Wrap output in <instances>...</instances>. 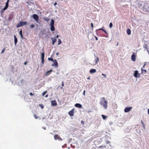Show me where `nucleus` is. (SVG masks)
<instances>
[{
  "mask_svg": "<svg viewBox=\"0 0 149 149\" xmlns=\"http://www.w3.org/2000/svg\"><path fill=\"white\" fill-rule=\"evenodd\" d=\"M145 65L146 64H144L143 66V68H144Z\"/></svg>",
  "mask_w": 149,
  "mask_h": 149,
  "instance_id": "a18cd8bd",
  "label": "nucleus"
},
{
  "mask_svg": "<svg viewBox=\"0 0 149 149\" xmlns=\"http://www.w3.org/2000/svg\"><path fill=\"white\" fill-rule=\"evenodd\" d=\"M47 92V91H45L42 94V95L43 96H44L45 95Z\"/></svg>",
  "mask_w": 149,
  "mask_h": 149,
  "instance_id": "c85d7f7f",
  "label": "nucleus"
},
{
  "mask_svg": "<svg viewBox=\"0 0 149 149\" xmlns=\"http://www.w3.org/2000/svg\"><path fill=\"white\" fill-rule=\"evenodd\" d=\"M75 106L79 108H81L82 107V105L79 103H77L75 104Z\"/></svg>",
  "mask_w": 149,
  "mask_h": 149,
  "instance_id": "4468645a",
  "label": "nucleus"
},
{
  "mask_svg": "<svg viewBox=\"0 0 149 149\" xmlns=\"http://www.w3.org/2000/svg\"><path fill=\"white\" fill-rule=\"evenodd\" d=\"M101 146H99V148H101Z\"/></svg>",
  "mask_w": 149,
  "mask_h": 149,
  "instance_id": "052dcab7",
  "label": "nucleus"
},
{
  "mask_svg": "<svg viewBox=\"0 0 149 149\" xmlns=\"http://www.w3.org/2000/svg\"><path fill=\"white\" fill-rule=\"evenodd\" d=\"M96 72V70L95 69H91L90 70V73H94Z\"/></svg>",
  "mask_w": 149,
  "mask_h": 149,
  "instance_id": "f3484780",
  "label": "nucleus"
},
{
  "mask_svg": "<svg viewBox=\"0 0 149 149\" xmlns=\"http://www.w3.org/2000/svg\"><path fill=\"white\" fill-rule=\"evenodd\" d=\"M41 63L42 64H43L44 62V59H41Z\"/></svg>",
  "mask_w": 149,
  "mask_h": 149,
  "instance_id": "72a5a7b5",
  "label": "nucleus"
},
{
  "mask_svg": "<svg viewBox=\"0 0 149 149\" xmlns=\"http://www.w3.org/2000/svg\"><path fill=\"white\" fill-rule=\"evenodd\" d=\"M148 114H149V109H148Z\"/></svg>",
  "mask_w": 149,
  "mask_h": 149,
  "instance_id": "3c124183",
  "label": "nucleus"
},
{
  "mask_svg": "<svg viewBox=\"0 0 149 149\" xmlns=\"http://www.w3.org/2000/svg\"><path fill=\"white\" fill-rule=\"evenodd\" d=\"M35 27V26L34 24H32L30 25L31 29H33Z\"/></svg>",
  "mask_w": 149,
  "mask_h": 149,
  "instance_id": "2f4dec72",
  "label": "nucleus"
},
{
  "mask_svg": "<svg viewBox=\"0 0 149 149\" xmlns=\"http://www.w3.org/2000/svg\"><path fill=\"white\" fill-rule=\"evenodd\" d=\"M53 62V63L52 64V65L54 66L56 68H57L58 65L56 60V59H54V61Z\"/></svg>",
  "mask_w": 149,
  "mask_h": 149,
  "instance_id": "9d476101",
  "label": "nucleus"
},
{
  "mask_svg": "<svg viewBox=\"0 0 149 149\" xmlns=\"http://www.w3.org/2000/svg\"><path fill=\"white\" fill-rule=\"evenodd\" d=\"M57 4V3L56 2H55L54 4V5L55 6Z\"/></svg>",
  "mask_w": 149,
  "mask_h": 149,
  "instance_id": "09e8293b",
  "label": "nucleus"
},
{
  "mask_svg": "<svg viewBox=\"0 0 149 149\" xmlns=\"http://www.w3.org/2000/svg\"><path fill=\"white\" fill-rule=\"evenodd\" d=\"M85 92H86L84 90V91L83 93V94L84 95H85Z\"/></svg>",
  "mask_w": 149,
  "mask_h": 149,
  "instance_id": "37998d69",
  "label": "nucleus"
},
{
  "mask_svg": "<svg viewBox=\"0 0 149 149\" xmlns=\"http://www.w3.org/2000/svg\"><path fill=\"white\" fill-rule=\"evenodd\" d=\"M64 86V82L63 81L62 82V86Z\"/></svg>",
  "mask_w": 149,
  "mask_h": 149,
  "instance_id": "c03bdc74",
  "label": "nucleus"
},
{
  "mask_svg": "<svg viewBox=\"0 0 149 149\" xmlns=\"http://www.w3.org/2000/svg\"><path fill=\"white\" fill-rule=\"evenodd\" d=\"M113 26V24L111 22L109 24V26L110 28H111Z\"/></svg>",
  "mask_w": 149,
  "mask_h": 149,
  "instance_id": "7c9ffc66",
  "label": "nucleus"
},
{
  "mask_svg": "<svg viewBox=\"0 0 149 149\" xmlns=\"http://www.w3.org/2000/svg\"><path fill=\"white\" fill-rule=\"evenodd\" d=\"M128 130H129V129L128 128L126 129L125 132H129L130 131H128Z\"/></svg>",
  "mask_w": 149,
  "mask_h": 149,
  "instance_id": "4c0bfd02",
  "label": "nucleus"
},
{
  "mask_svg": "<svg viewBox=\"0 0 149 149\" xmlns=\"http://www.w3.org/2000/svg\"><path fill=\"white\" fill-rule=\"evenodd\" d=\"M81 123H83V125L84 124V122H83V121H81Z\"/></svg>",
  "mask_w": 149,
  "mask_h": 149,
  "instance_id": "864d4df0",
  "label": "nucleus"
},
{
  "mask_svg": "<svg viewBox=\"0 0 149 149\" xmlns=\"http://www.w3.org/2000/svg\"><path fill=\"white\" fill-rule=\"evenodd\" d=\"M137 55L136 52H133L131 56V59L133 61H135L136 60V57Z\"/></svg>",
  "mask_w": 149,
  "mask_h": 149,
  "instance_id": "423d86ee",
  "label": "nucleus"
},
{
  "mask_svg": "<svg viewBox=\"0 0 149 149\" xmlns=\"http://www.w3.org/2000/svg\"><path fill=\"white\" fill-rule=\"evenodd\" d=\"M54 21L53 19H52L50 24V30L52 31H53L55 30V27L54 26Z\"/></svg>",
  "mask_w": 149,
  "mask_h": 149,
  "instance_id": "20e7f679",
  "label": "nucleus"
},
{
  "mask_svg": "<svg viewBox=\"0 0 149 149\" xmlns=\"http://www.w3.org/2000/svg\"><path fill=\"white\" fill-rule=\"evenodd\" d=\"M14 42H15V45H16L17 41V38H16V36L15 35L14 36Z\"/></svg>",
  "mask_w": 149,
  "mask_h": 149,
  "instance_id": "a211bd4d",
  "label": "nucleus"
},
{
  "mask_svg": "<svg viewBox=\"0 0 149 149\" xmlns=\"http://www.w3.org/2000/svg\"><path fill=\"white\" fill-rule=\"evenodd\" d=\"M48 60L49 61H51L52 62L54 61V60L52 58H48Z\"/></svg>",
  "mask_w": 149,
  "mask_h": 149,
  "instance_id": "bb28decb",
  "label": "nucleus"
},
{
  "mask_svg": "<svg viewBox=\"0 0 149 149\" xmlns=\"http://www.w3.org/2000/svg\"><path fill=\"white\" fill-rule=\"evenodd\" d=\"M43 19L47 22H48L50 20V19L48 17H44Z\"/></svg>",
  "mask_w": 149,
  "mask_h": 149,
  "instance_id": "4be33fe9",
  "label": "nucleus"
},
{
  "mask_svg": "<svg viewBox=\"0 0 149 149\" xmlns=\"http://www.w3.org/2000/svg\"><path fill=\"white\" fill-rule=\"evenodd\" d=\"M102 116L103 119L104 120L106 119L107 118V117L106 116H104L103 115H102Z\"/></svg>",
  "mask_w": 149,
  "mask_h": 149,
  "instance_id": "a878e982",
  "label": "nucleus"
},
{
  "mask_svg": "<svg viewBox=\"0 0 149 149\" xmlns=\"http://www.w3.org/2000/svg\"><path fill=\"white\" fill-rule=\"evenodd\" d=\"M95 39L96 40H98V38L96 36H95Z\"/></svg>",
  "mask_w": 149,
  "mask_h": 149,
  "instance_id": "49530a36",
  "label": "nucleus"
},
{
  "mask_svg": "<svg viewBox=\"0 0 149 149\" xmlns=\"http://www.w3.org/2000/svg\"><path fill=\"white\" fill-rule=\"evenodd\" d=\"M50 134H53V133H50Z\"/></svg>",
  "mask_w": 149,
  "mask_h": 149,
  "instance_id": "bf43d9fd",
  "label": "nucleus"
},
{
  "mask_svg": "<svg viewBox=\"0 0 149 149\" xmlns=\"http://www.w3.org/2000/svg\"><path fill=\"white\" fill-rule=\"evenodd\" d=\"M99 58L97 56L96 57V58L95 60V64H96L97 63L98 61H99Z\"/></svg>",
  "mask_w": 149,
  "mask_h": 149,
  "instance_id": "6ab92c4d",
  "label": "nucleus"
},
{
  "mask_svg": "<svg viewBox=\"0 0 149 149\" xmlns=\"http://www.w3.org/2000/svg\"><path fill=\"white\" fill-rule=\"evenodd\" d=\"M102 31L103 32H104L105 33H107V32L105 30L103 29V30H102Z\"/></svg>",
  "mask_w": 149,
  "mask_h": 149,
  "instance_id": "58836bf2",
  "label": "nucleus"
},
{
  "mask_svg": "<svg viewBox=\"0 0 149 149\" xmlns=\"http://www.w3.org/2000/svg\"><path fill=\"white\" fill-rule=\"evenodd\" d=\"M48 94H47V95H46V96H45V97H48Z\"/></svg>",
  "mask_w": 149,
  "mask_h": 149,
  "instance_id": "8fccbe9b",
  "label": "nucleus"
},
{
  "mask_svg": "<svg viewBox=\"0 0 149 149\" xmlns=\"http://www.w3.org/2000/svg\"><path fill=\"white\" fill-rule=\"evenodd\" d=\"M103 29H102V28H100L99 29H98L99 30H102H102H103Z\"/></svg>",
  "mask_w": 149,
  "mask_h": 149,
  "instance_id": "de8ad7c7",
  "label": "nucleus"
},
{
  "mask_svg": "<svg viewBox=\"0 0 149 149\" xmlns=\"http://www.w3.org/2000/svg\"><path fill=\"white\" fill-rule=\"evenodd\" d=\"M45 54L44 52L42 53L41 54V59H44Z\"/></svg>",
  "mask_w": 149,
  "mask_h": 149,
  "instance_id": "5701e85b",
  "label": "nucleus"
},
{
  "mask_svg": "<svg viewBox=\"0 0 149 149\" xmlns=\"http://www.w3.org/2000/svg\"><path fill=\"white\" fill-rule=\"evenodd\" d=\"M39 106L41 107L42 108H43V106L42 104H39Z\"/></svg>",
  "mask_w": 149,
  "mask_h": 149,
  "instance_id": "e433bc0d",
  "label": "nucleus"
},
{
  "mask_svg": "<svg viewBox=\"0 0 149 149\" xmlns=\"http://www.w3.org/2000/svg\"><path fill=\"white\" fill-rule=\"evenodd\" d=\"M102 75H103V76H104V77L105 78H106V75H105V74H102Z\"/></svg>",
  "mask_w": 149,
  "mask_h": 149,
  "instance_id": "79ce46f5",
  "label": "nucleus"
},
{
  "mask_svg": "<svg viewBox=\"0 0 149 149\" xmlns=\"http://www.w3.org/2000/svg\"><path fill=\"white\" fill-rule=\"evenodd\" d=\"M51 104L52 106H56L57 105V103L55 100H54L52 101L51 102Z\"/></svg>",
  "mask_w": 149,
  "mask_h": 149,
  "instance_id": "ddd939ff",
  "label": "nucleus"
},
{
  "mask_svg": "<svg viewBox=\"0 0 149 149\" xmlns=\"http://www.w3.org/2000/svg\"><path fill=\"white\" fill-rule=\"evenodd\" d=\"M26 62H25V63H24V64L25 65H26Z\"/></svg>",
  "mask_w": 149,
  "mask_h": 149,
  "instance_id": "6e6d98bb",
  "label": "nucleus"
},
{
  "mask_svg": "<svg viewBox=\"0 0 149 149\" xmlns=\"http://www.w3.org/2000/svg\"><path fill=\"white\" fill-rule=\"evenodd\" d=\"M54 137L55 140H58L59 141H62V139L57 134L55 135Z\"/></svg>",
  "mask_w": 149,
  "mask_h": 149,
  "instance_id": "6e6552de",
  "label": "nucleus"
},
{
  "mask_svg": "<svg viewBox=\"0 0 149 149\" xmlns=\"http://www.w3.org/2000/svg\"><path fill=\"white\" fill-rule=\"evenodd\" d=\"M141 73H143L144 72V73H146L147 72V70H146L143 69L142 68L141 69Z\"/></svg>",
  "mask_w": 149,
  "mask_h": 149,
  "instance_id": "412c9836",
  "label": "nucleus"
},
{
  "mask_svg": "<svg viewBox=\"0 0 149 149\" xmlns=\"http://www.w3.org/2000/svg\"><path fill=\"white\" fill-rule=\"evenodd\" d=\"M118 43L117 44L116 46H118Z\"/></svg>",
  "mask_w": 149,
  "mask_h": 149,
  "instance_id": "4d7b16f0",
  "label": "nucleus"
},
{
  "mask_svg": "<svg viewBox=\"0 0 149 149\" xmlns=\"http://www.w3.org/2000/svg\"><path fill=\"white\" fill-rule=\"evenodd\" d=\"M32 16L36 22L38 23L39 20V17L38 15L36 14H34L32 15Z\"/></svg>",
  "mask_w": 149,
  "mask_h": 149,
  "instance_id": "0eeeda50",
  "label": "nucleus"
},
{
  "mask_svg": "<svg viewBox=\"0 0 149 149\" xmlns=\"http://www.w3.org/2000/svg\"><path fill=\"white\" fill-rule=\"evenodd\" d=\"M130 110V107H126L124 109V112L125 113L127 112Z\"/></svg>",
  "mask_w": 149,
  "mask_h": 149,
  "instance_id": "2eb2a0df",
  "label": "nucleus"
},
{
  "mask_svg": "<svg viewBox=\"0 0 149 149\" xmlns=\"http://www.w3.org/2000/svg\"><path fill=\"white\" fill-rule=\"evenodd\" d=\"M19 33L20 35V36L21 37L22 39H23V35H22V29H21L20 31L19 32Z\"/></svg>",
  "mask_w": 149,
  "mask_h": 149,
  "instance_id": "aec40b11",
  "label": "nucleus"
},
{
  "mask_svg": "<svg viewBox=\"0 0 149 149\" xmlns=\"http://www.w3.org/2000/svg\"><path fill=\"white\" fill-rule=\"evenodd\" d=\"M34 117H35V118L36 119H37L38 118H39L40 119V117H39L35 115H34Z\"/></svg>",
  "mask_w": 149,
  "mask_h": 149,
  "instance_id": "c756f323",
  "label": "nucleus"
},
{
  "mask_svg": "<svg viewBox=\"0 0 149 149\" xmlns=\"http://www.w3.org/2000/svg\"><path fill=\"white\" fill-rule=\"evenodd\" d=\"M5 49H6V48H5V47L3 48V49H2V50L1 51V54L3 53L4 52L5 50Z\"/></svg>",
  "mask_w": 149,
  "mask_h": 149,
  "instance_id": "f704fd0d",
  "label": "nucleus"
},
{
  "mask_svg": "<svg viewBox=\"0 0 149 149\" xmlns=\"http://www.w3.org/2000/svg\"><path fill=\"white\" fill-rule=\"evenodd\" d=\"M74 110L73 109L70 111L68 112V114L71 117L73 116L74 115Z\"/></svg>",
  "mask_w": 149,
  "mask_h": 149,
  "instance_id": "1a4fd4ad",
  "label": "nucleus"
},
{
  "mask_svg": "<svg viewBox=\"0 0 149 149\" xmlns=\"http://www.w3.org/2000/svg\"><path fill=\"white\" fill-rule=\"evenodd\" d=\"M141 123H142V125L143 127V129H145L146 126H145V124L143 122V121L142 120L141 121Z\"/></svg>",
  "mask_w": 149,
  "mask_h": 149,
  "instance_id": "b1692460",
  "label": "nucleus"
},
{
  "mask_svg": "<svg viewBox=\"0 0 149 149\" xmlns=\"http://www.w3.org/2000/svg\"><path fill=\"white\" fill-rule=\"evenodd\" d=\"M148 45L146 44H145L143 45V47L146 49H147Z\"/></svg>",
  "mask_w": 149,
  "mask_h": 149,
  "instance_id": "cd10ccee",
  "label": "nucleus"
},
{
  "mask_svg": "<svg viewBox=\"0 0 149 149\" xmlns=\"http://www.w3.org/2000/svg\"><path fill=\"white\" fill-rule=\"evenodd\" d=\"M52 72V70L51 69L49 71L46 72L45 73V75L46 76H47L49 74H50Z\"/></svg>",
  "mask_w": 149,
  "mask_h": 149,
  "instance_id": "f8f14e48",
  "label": "nucleus"
},
{
  "mask_svg": "<svg viewBox=\"0 0 149 149\" xmlns=\"http://www.w3.org/2000/svg\"><path fill=\"white\" fill-rule=\"evenodd\" d=\"M29 95H31V96H32L33 95V94L32 93H29Z\"/></svg>",
  "mask_w": 149,
  "mask_h": 149,
  "instance_id": "ea45409f",
  "label": "nucleus"
},
{
  "mask_svg": "<svg viewBox=\"0 0 149 149\" xmlns=\"http://www.w3.org/2000/svg\"><path fill=\"white\" fill-rule=\"evenodd\" d=\"M9 1V0H7V1L6 3V5L5 7L3 9L1 10V15H2L4 11L8 8L9 6L8 3Z\"/></svg>",
  "mask_w": 149,
  "mask_h": 149,
  "instance_id": "7ed1b4c3",
  "label": "nucleus"
},
{
  "mask_svg": "<svg viewBox=\"0 0 149 149\" xmlns=\"http://www.w3.org/2000/svg\"><path fill=\"white\" fill-rule=\"evenodd\" d=\"M127 33L128 35H130V30L128 29L127 30Z\"/></svg>",
  "mask_w": 149,
  "mask_h": 149,
  "instance_id": "393cba45",
  "label": "nucleus"
},
{
  "mask_svg": "<svg viewBox=\"0 0 149 149\" xmlns=\"http://www.w3.org/2000/svg\"><path fill=\"white\" fill-rule=\"evenodd\" d=\"M61 88L62 89L63 88V87H61Z\"/></svg>",
  "mask_w": 149,
  "mask_h": 149,
  "instance_id": "13d9d810",
  "label": "nucleus"
},
{
  "mask_svg": "<svg viewBox=\"0 0 149 149\" xmlns=\"http://www.w3.org/2000/svg\"><path fill=\"white\" fill-rule=\"evenodd\" d=\"M51 39L52 41V44L53 45H54V43L56 42V38H51Z\"/></svg>",
  "mask_w": 149,
  "mask_h": 149,
  "instance_id": "dca6fc26",
  "label": "nucleus"
},
{
  "mask_svg": "<svg viewBox=\"0 0 149 149\" xmlns=\"http://www.w3.org/2000/svg\"><path fill=\"white\" fill-rule=\"evenodd\" d=\"M100 104L103 106L105 109H107V102L104 97H102L100 102Z\"/></svg>",
  "mask_w": 149,
  "mask_h": 149,
  "instance_id": "f257e3e1",
  "label": "nucleus"
},
{
  "mask_svg": "<svg viewBox=\"0 0 149 149\" xmlns=\"http://www.w3.org/2000/svg\"><path fill=\"white\" fill-rule=\"evenodd\" d=\"M61 43V41L60 39H58V45H59Z\"/></svg>",
  "mask_w": 149,
  "mask_h": 149,
  "instance_id": "473e14b6",
  "label": "nucleus"
},
{
  "mask_svg": "<svg viewBox=\"0 0 149 149\" xmlns=\"http://www.w3.org/2000/svg\"><path fill=\"white\" fill-rule=\"evenodd\" d=\"M56 54L57 55H58V52L56 53Z\"/></svg>",
  "mask_w": 149,
  "mask_h": 149,
  "instance_id": "5fc2aeb1",
  "label": "nucleus"
},
{
  "mask_svg": "<svg viewBox=\"0 0 149 149\" xmlns=\"http://www.w3.org/2000/svg\"><path fill=\"white\" fill-rule=\"evenodd\" d=\"M58 35H57L56 36V38H58Z\"/></svg>",
  "mask_w": 149,
  "mask_h": 149,
  "instance_id": "603ef678",
  "label": "nucleus"
},
{
  "mask_svg": "<svg viewBox=\"0 0 149 149\" xmlns=\"http://www.w3.org/2000/svg\"><path fill=\"white\" fill-rule=\"evenodd\" d=\"M110 143V141H106V143H107V144H109V143Z\"/></svg>",
  "mask_w": 149,
  "mask_h": 149,
  "instance_id": "a19ab883",
  "label": "nucleus"
},
{
  "mask_svg": "<svg viewBox=\"0 0 149 149\" xmlns=\"http://www.w3.org/2000/svg\"><path fill=\"white\" fill-rule=\"evenodd\" d=\"M91 29H93V23H91Z\"/></svg>",
  "mask_w": 149,
  "mask_h": 149,
  "instance_id": "c9c22d12",
  "label": "nucleus"
},
{
  "mask_svg": "<svg viewBox=\"0 0 149 149\" xmlns=\"http://www.w3.org/2000/svg\"><path fill=\"white\" fill-rule=\"evenodd\" d=\"M143 10L145 12H149V6L148 4L146 3L144 4L143 8Z\"/></svg>",
  "mask_w": 149,
  "mask_h": 149,
  "instance_id": "f03ea898",
  "label": "nucleus"
},
{
  "mask_svg": "<svg viewBox=\"0 0 149 149\" xmlns=\"http://www.w3.org/2000/svg\"><path fill=\"white\" fill-rule=\"evenodd\" d=\"M134 75L136 77H140V74L138 73V71L137 70L135 71Z\"/></svg>",
  "mask_w": 149,
  "mask_h": 149,
  "instance_id": "9b49d317",
  "label": "nucleus"
},
{
  "mask_svg": "<svg viewBox=\"0 0 149 149\" xmlns=\"http://www.w3.org/2000/svg\"><path fill=\"white\" fill-rule=\"evenodd\" d=\"M27 22H26L21 21L16 26V27L18 28L20 26H23L25 25H27Z\"/></svg>",
  "mask_w": 149,
  "mask_h": 149,
  "instance_id": "39448f33",
  "label": "nucleus"
}]
</instances>
